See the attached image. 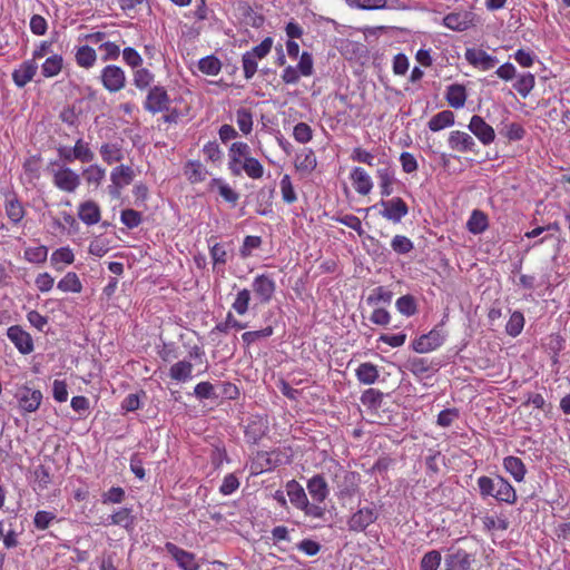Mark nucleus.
<instances>
[{"instance_id":"obj_1","label":"nucleus","mask_w":570,"mask_h":570,"mask_svg":"<svg viewBox=\"0 0 570 570\" xmlns=\"http://www.w3.org/2000/svg\"><path fill=\"white\" fill-rule=\"evenodd\" d=\"M478 488L480 495L485 499L489 497L494 498L500 503L514 504L518 500L517 490L503 476L495 475L490 478L482 475L478 479Z\"/></svg>"},{"instance_id":"obj_2","label":"nucleus","mask_w":570,"mask_h":570,"mask_svg":"<svg viewBox=\"0 0 570 570\" xmlns=\"http://www.w3.org/2000/svg\"><path fill=\"white\" fill-rule=\"evenodd\" d=\"M48 170L51 175L53 186L63 193L72 194L81 184L79 174L67 166V164L52 161L50 163Z\"/></svg>"},{"instance_id":"obj_3","label":"nucleus","mask_w":570,"mask_h":570,"mask_svg":"<svg viewBox=\"0 0 570 570\" xmlns=\"http://www.w3.org/2000/svg\"><path fill=\"white\" fill-rule=\"evenodd\" d=\"M379 517L380 510L374 503L361 507L350 515L347 529L350 532H364L371 524L377 521Z\"/></svg>"},{"instance_id":"obj_4","label":"nucleus","mask_w":570,"mask_h":570,"mask_svg":"<svg viewBox=\"0 0 570 570\" xmlns=\"http://www.w3.org/2000/svg\"><path fill=\"white\" fill-rule=\"evenodd\" d=\"M19 411L22 415L33 413L39 410L43 395L40 390H35L28 385L19 386L14 393Z\"/></svg>"},{"instance_id":"obj_5","label":"nucleus","mask_w":570,"mask_h":570,"mask_svg":"<svg viewBox=\"0 0 570 570\" xmlns=\"http://www.w3.org/2000/svg\"><path fill=\"white\" fill-rule=\"evenodd\" d=\"M99 78L104 88L110 94L119 92L126 87V73L119 66L107 65L100 71Z\"/></svg>"},{"instance_id":"obj_6","label":"nucleus","mask_w":570,"mask_h":570,"mask_svg":"<svg viewBox=\"0 0 570 570\" xmlns=\"http://www.w3.org/2000/svg\"><path fill=\"white\" fill-rule=\"evenodd\" d=\"M135 178V171L131 166L120 164L110 171L109 193L114 197H119L124 187L130 185Z\"/></svg>"},{"instance_id":"obj_7","label":"nucleus","mask_w":570,"mask_h":570,"mask_svg":"<svg viewBox=\"0 0 570 570\" xmlns=\"http://www.w3.org/2000/svg\"><path fill=\"white\" fill-rule=\"evenodd\" d=\"M98 150L101 160L109 166L121 163L126 157L125 140L120 137L104 141Z\"/></svg>"},{"instance_id":"obj_8","label":"nucleus","mask_w":570,"mask_h":570,"mask_svg":"<svg viewBox=\"0 0 570 570\" xmlns=\"http://www.w3.org/2000/svg\"><path fill=\"white\" fill-rule=\"evenodd\" d=\"M252 288L261 304H268L276 292V282L268 274H259L254 277Z\"/></svg>"},{"instance_id":"obj_9","label":"nucleus","mask_w":570,"mask_h":570,"mask_svg":"<svg viewBox=\"0 0 570 570\" xmlns=\"http://www.w3.org/2000/svg\"><path fill=\"white\" fill-rule=\"evenodd\" d=\"M445 332L435 327L428 334H423L416 338L413 342V348L417 353H429L442 346L445 342Z\"/></svg>"},{"instance_id":"obj_10","label":"nucleus","mask_w":570,"mask_h":570,"mask_svg":"<svg viewBox=\"0 0 570 570\" xmlns=\"http://www.w3.org/2000/svg\"><path fill=\"white\" fill-rule=\"evenodd\" d=\"M169 102L167 90L164 87L155 86L148 91L144 107L151 114H158L167 110Z\"/></svg>"},{"instance_id":"obj_11","label":"nucleus","mask_w":570,"mask_h":570,"mask_svg":"<svg viewBox=\"0 0 570 570\" xmlns=\"http://www.w3.org/2000/svg\"><path fill=\"white\" fill-rule=\"evenodd\" d=\"M468 128L484 146L491 145L495 139L493 127L479 115L471 117Z\"/></svg>"},{"instance_id":"obj_12","label":"nucleus","mask_w":570,"mask_h":570,"mask_svg":"<svg viewBox=\"0 0 570 570\" xmlns=\"http://www.w3.org/2000/svg\"><path fill=\"white\" fill-rule=\"evenodd\" d=\"M3 208L7 218L13 226H18L26 216L24 205L13 191L6 194Z\"/></svg>"},{"instance_id":"obj_13","label":"nucleus","mask_w":570,"mask_h":570,"mask_svg":"<svg viewBox=\"0 0 570 570\" xmlns=\"http://www.w3.org/2000/svg\"><path fill=\"white\" fill-rule=\"evenodd\" d=\"M233 176L245 174L248 178L257 180L263 178L265 168L263 164L255 157L243 159L239 164L229 168Z\"/></svg>"},{"instance_id":"obj_14","label":"nucleus","mask_w":570,"mask_h":570,"mask_svg":"<svg viewBox=\"0 0 570 570\" xmlns=\"http://www.w3.org/2000/svg\"><path fill=\"white\" fill-rule=\"evenodd\" d=\"M448 145L452 150L461 154L475 153L478 146L474 138L462 130H452L448 137Z\"/></svg>"},{"instance_id":"obj_15","label":"nucleus","mask_w":570,"mask_h":570,"mask_svg":"<svg viewBox=\"0 0 570 570\" xmlns=\"http://www.w3.org/2000/svg\"><path fill=\"white\" fill-rule=\"evenodd\" d=\"M7 336L21 354H30L33 351L31 335L20 325H12L7 330Z\"/></svg>"},{"instance_id":"obj_16","label":"nucleus","mask_w":570,"mask_h":570,"mask_svg":"<svg viewBox=\"0 0 570 570\" xmlns=\"http://www.w3.org/2000/svg\"><path fill=\"white\" fill-rule=\"evenodd\" d=\"M380 204L383 207L381 215L393 223H400L409 213V207L401 197L381 200Z\"/></svg>"},{"instance_id":"obj_17","label":"nucleus","mask_w":570,"mask_h":570,"mask_svg":"<svg viewBox=\"0 0 570 570\" xmlns=\"http://www.w3.org/2000/svg\"><path fill=\"white\" fill-rule=\"evenodd\" d=\"M165 549L183 570H199L194 553L179 548L173 542H167Z\"/></svg>"},{"instance_id":"obj_18","label":"nucleus","mask_w":570,"mask_h":570,"mask_svg":"<svg viewBox=\"0 0 570 570\" xmlns=\"http://www.w3.org/2000/svg\"><path fill=\"white\" fill-rule=\"evenodd\" d=\"M466 61L482 71H488L495 67L498 59L494 56L489 55L483 49L468 48L465 50Z\"/></svg>"},{"instance_id":"obj_19","label":"nucleus","mask_w":570,"mask_h":570,"mask_svg":"<svg viewBox=\"0 0 570 570\" xmlns=\"http://www.w3.org/2000/svg\"><path fill=\"white\" fill-rule=\"evenodd\" d=\"M38 65L33 59H28L21 62L12 71V81L18 88L26 87L30 81L33 80L37 75Z\"/></svg>"},{"instance_id":"obj_20","label":"nucleus","mask_w":570,"mask_h":570,"mask_svg":"<svg viewBox=\"0 0 570 570\" xmlns=\"http://www.w3.org/2000/svg\"><path fill=\"white\" fill-rule=\"evenodd\" d=\"M350 179L358 195L366 196L373 189L372 178L363 167L352 168Z\"/></svg>"},{"instance_id":"obj_21","label":"nucleus","mask_w":570,"mask_h":570,"mask_svg":"<svg viewBox=\"0 0 570 570\" xmlns=\"http://www.w3.org/2000/svg\"><path fill=\"white\" fill-rule=\"evenodd\" d=\"M78 217L79 219L88 225H96L101 219V210L99 205L94 200H86L79 204L78 206Z\"/></svg>"},{"instance_id":"obj_22","label":"nucleus","mask_w":570,"mask_h":570,"mask_svg":"<svg viewBox=\"0 0 570 570\" xmlns=\"http://www.w3.org/2000/svg\"><path fill=\"white\" fill-rule=\"evenodd\" d=\"M307 490L312 499L317 503L324 502L330 493L325 478L321 474H316L307 481Z\"/></svg>"},{"instance_id":"obj_23","label":"nucleus","mask_w":570,"mask_h":570,"mask_svg":"<svg viewBox=\"0 0 570 570\" xmlns=\"http://www.w3.org/2000/svg\"><path fill=\"white\" fill-rule=\"evenodd\" d=\"M135 524V517L132 514V509L130 508H120L115 511L111 515L108 517L105 525H119L126 529L127 531H131Z\"/></svg>"},{"instance_id":"obj_24","label":"nucleus","mask_w":570,"mask_h":570,"mask_svg":"<svg viewBox=\"0 0 570 570\" xmlns=\"http://www.w3.org/2000/svg\"><path fill=\"white\" fill-rule=\"evenodd\" d=\"M294 165L301 173H312L317 165L315 153L311 148H303L296 154Z\"/></svg>"},{"instance_id":"obj_25","label":"nucleus","mask_w":570,"mask_h":570,"mask_svg":"<svg viewBox=\"0 0 570 570\" xmlns=\"http://www.w3.org/2000/svg\"><path fill=\"white\" fill-rule=\"evenodd\" d=\"M466 97V89L461 83H452L446 88L445 100L454 109L464 107Z\"/></svg>"},{"instance_id":"obj_26","label":"nucleus","mask_w":570,"mask_h":570,"mask_svg":"<svg viewBox=\"0 0 570 570\" xmlns=\"http://www.w3.org/2000/svg\"><path fill=\"white\" fill-rule=\"evenodd\" d=\"M73 262L75 254L69 246L57 248L50 256V264L58 272H61L66 266L73 264Z\"/></svg>"},{"instance_id":"obj_27","label":"nucleus","mask_w":570,"mask_h":570,"mask_svg":"<svg viewBox=\"0 0 570 570\" xmlns=\"http://www.w3.org/2000/svg\"><path fill=\"white\" fill-rule=\"evenodd\" d=\"M443 24L454 31H464L472 24L468 12H451L443 18Z\"/></svg>"},{"instance_id":"obj_28","label":"nucleus","mask_w":570,"mask_h":570,"mask_svg":"<svg viewBox=\"0 0 570 570\" xmlns=\"http://www.w3.org/2000/svg\"><path fill=\"white\" fill-rule=\"evenodd\" d=\"M65 59L60 53H52L48 56L41 65V75L45 78H55L63 69Z\"/></svg>"},{"instance_id":"obj_29","label":"nucleus","mask_w":570,"mask_h":570,"mask_svg":"<svg viewBox=\"0 0 570 570\" xmlns=\"http://www.w3.org/2000/svg\"><path fill=\"white\" fill-rule=\"evenodd\" d=\"M503 469L514 479L517 482H522L527 474V468L523 461L513 455L505 456L503 459Z\"/></svg>"},{"instance_id":"obj_30","label":"nucleus","mask_w":570,"mask_h":570,"mask_svg":"<svg viewBox=\"0 0 570 570\" xmlns=\"http://www.w3.org/2000/svg\"><path fill=\"white\" fill-rule=\"evenodd\" d=\"M249 157H252V149L247 142H233L228 149V169Z\"/></svg>"},{"instance_id":"obj_31","label":"nucleus","mask_w":570,"mask_h":570,"mask_svg":"<svg viewBox=\"0 0 570 570\" xmlns=\"http://www.w3.org/2000/svg\"><path fill=\"white\" fill-rule=\"evenodd\" d=\"M97 58L98 57H97L96 50L88 45L79 46L76 49L75 61H76L77 66L80 68H83V69L92 68L97 62Z\"/></svg>"},{"instance_id":"obj_32","label":"nucleus","mask_w":570,"mask_h":570,"mask_svg":"<svg viewBox=\"0 0 570 570\" xmlns=\"http://www.w3.org/2000/svg\"><path fill=\"white\" fill-rule=\"evenodd\" d=\"M488 228H489L488 215L480 209L472 210V213L466 222V229L473 235H479V234L484 233Z\"/></svg>"},{"instance_id":"obj_33","label":"nucleus","mask_w":570,"mask_h":570,"mask_svg":"<svg viewBox=\"0 0 570 570\" xmlns=\"http://www.w3.org/2000/svg\"><path fill=\"white\" fill-rule=\"evenodd\" d=\"M286 491L291 503L295 508L302 510L304 507H306V503L308 501L307 495L303 487L297 481H288L286 483Z\"/></svg>"},{"instance_id":"obj_34","label":"nucleus","mask_w":570,"mask_h":570,"mask_svg":"<svg viewBox=\"0 0 570 570\" xmlns=\"http://www.w3.org/2000/svg\"><path fill=\"white\" fill-rule=\"evenodd\" d=\"M454 122L455 116L453 111L442 110L430 118L428 127L431 131L436 132L453 126Z\"/></svg>"},{"instance_id":"obj_35","label":"nucleus","mask_w":570,"mask_h":570,"mask_svg":"<svg viewBox=\"0 0 570 570\" xmlns=\"http://www.w3.org/2000/svg\"><path fill=\"white\" fill-rule=\"evenodd\" d=\"M194 365L183 360L174 363L169 368V377L176 382H186L191 379Z\"/></svg>"},{"instance_id":"obj_36","label":"nucleus","mask_w":570,"mask_h":570,"mask_svg":"<svg viewBox=\"0 0 570 570\" xmlns=\"http://www.w3.org/2000/svg\"><path fill=\"white\" fill-rule=\"evenodd\" d=\"M355 375L362 384L371 385L377 381L380 373L375 364L365 362L358 365Z\"/></svg>"},{"instance_id":"obj_37","label":"nucleus","mask_w":570,"mask_h":570,"mask_svg":"<svg viewBox=\"0 0 570 570\" xmlns=\"http://www.w3.org/2000/svg\"><path fill=\"white\" fill-rule=\"evenodd\" d=\"M184 174L190 184H198L206 179L207 170L198 160H189L184 167Z\"/></svg>"},{"instance_id":"obj_38","label":"nucleus","mask_w":570,"mask_h":570,"mask_svg":"<svg viewBox=\"0 0 570 570\" xmlns=\"http://www.w3.org/2000/svg\"><path fill=\"white\" fill-rule=\"evenodd\" d=\"M72 156L76 159L83 164H89L95 160V153L91 149L88 141H86L82 137L76 139L75 145L72 146Z\"/></svg>"},{"instance_id":"obj_39","label":"nucleus","mask_w":570,"mask_h":570,"mask_svg":"<svg viewBox=\"0 0 570 570\" xmlns=\"http://www.w3.org/2000/svg\"><path fill=\"white\" fill-rule=\"evenodd\" d=\"M209 188L210 189H214V188H217L218 189V193L220 195V197L232 204V205H236L238 199H239V195L238 193H236L227 183H225L222 178H213L209 183Z\"/></svg>"},{"instance_id":"obj_40","label":"nucleus","mask_w":570,"mask_h":570,"mask_svg":"<svg viewBox=\"0 0 570 570\" xmlns=\"http://www.w3.org/2000/svg\"><path fill=\"white\" fill-rule=\"evenodd\" d=\"M406 368L419 379H423L431 372L432 362L426 357H413L406 363Z\"/></svg>"},{"instance_id":"obj_41","label":"nucleus","mask_w":570,"mask_h":570,"mask_svg":"<svg viewBox=\"0 0 570 570\" xmlns=\"http://www.w3.org/2000/svg\"><path fill=\"white\" fill-rule=\"evenodd\" d=\"M474 560V554L459 549L450 556L448 563H451L455 570H469Z\"/></svg>"},{"instance_id":"obj_42","label":"nucleus","mask_w":570,"mask_h":570,"mask_svg":"<svg viewBox=\"0 0 570 570\" xmlns=\"http://www.w3.org/2000/svg\"><path fill=\"white\" fill-rule=\"evenodd\" d=\"M58 289L63 293L79 294L82 291V284L75 272H68L57 284Z\"/></svg>"},{"instance_id":"obj_43","label":"nucleus","mask_w":570,"mask_h":570,"mask_svg":"<svg viewBox=\"0 0 570 570\" xmlns=\"http://www.w3.org/2000/svg\"><path fill=\"white\" fill-rule=\"evenodd\" d=\"M535 86V77L531 72H524L518 76L513 83V89L522 97L527 98Z\"/></svg>"},{"instance_id":"obj_44","label":"nucleus","mask_w":570,"mask_h":570,"mask_svg":"<svg viewBox=\"0 0 570 570\" xmlns=\"http://www.w3.org/2000/svg\"><path fill=\"white\" fill-rule=\"evenodd\" d=\"M82 175L89 186L98 187L106 177V169L98 164H91L83 169Z\"/></svg>"},{"instance_id":"obj_45","label":"nucleus","mask_w":570,"mask_h":570,"mask_svg":"<svg viewBox=\"0 0 570 570\" xmlns=\"http://www.w3.org/2000/svg\"><path fill=\"white\" fill-rule=\"evenodd\" d=\"M222 66V61L214 55L206 56L198 61L199 71L207 76H217Z\"/></svg>"},{"instance_id":"obj_46","label":"nucleus","mask_w":570,"mask_h":570,"mask_svg":"<svg viewBox=\"0 0 570 570\" xmlns=\"http://www.w3.org/2000/svg\"><path fill=\"white\" fill-rule=\"evenodd\" d=\"M524 323H525V320H524L523 313L520 311H514L510 315V318L505 325V332L510 336L517 337L522 332V330L524 327Z\"/></svg>"},{"instance_id":"obj_47","label":"nucleus","mask_w":570,"mask_h":570,"mask_svg":"<svg viewBox=\"0 0 570 570\" xmlns=\"http://www.w3.org/2000/svg\"><path fill=\"white\" fill-rule=\"evenodd\" d=\"M48 257V247L39 245L35 247H28L23 252V258L29 263L43 264Z\"/></svg>"},{"instance_id":"obj_48","label":"nucleus","mask_w":570,"mask_h":570,"mask_svg":"<svg viewBox=\"0 0 570 570\" xmlns=\"http://www.w3.org/2000/svg\"><path fill=\"white\" fill-rule=\"evenodd\" d=\"M236 122L239 130L245 135H249L253 130V114L247 108H239L236 111Z\"/></svg>"},{"instance_id":"obj_49","label":"nucleus","mask_w":570,"mask_h":570,"mask_svg":"<svg viewBox=\"0 0 570 570\" xmlns=\"http://www.w3.org/2000/svg\"><path fill=\"white\" fill-rule=\"evenodd\" d=\"M393 297V293L385 288L384 286H377L372 289L371 294L367 296L366 302L368 305H379L380 303L390 304Z\"/></svg>"},{"instance_id":"obj_50","label":"nucleus","mask_w":570,"mask_h":570,"mask_svg":"<svg viewBox=\"0 0 570 570\" xmlns=\"http://www.w3.org/2000/svg\"><path fill=\"white\" fill-rule=\"evenodd\" d=\"M33 476H35L36 487L40 491L48 489L49 484L52 481L50 468H48L43 464L36 466V469L33 471Z\"/></svg>"},{"instance_id":"obj_51","label":"nucleus","mask_w":570,"mask_h":570,"mask_svg":"<svg viewBox=\"0 0 570 570\" xmlns=\"http://www.w3.org/2000/svg\"><path fill=\"white\" fill-rule=\"evenodd\" d=\"M250 291L247 288H243L238 291L236 294L235 301L232 304V308L238 314V315H245L249 309V303H250Z\"/></svg>"},{"instance_id":"obj_52","label":"nucleus","mask_w":570,"mask_h":570,"mask_svg":"<svg viewBox=\"0 0 570 570\" xmlns=\"http://www.w3.org/2000/svg\"><path fill=\"white\" fill-rule=\"evenodd\" d=\"M274 333V328L272 326H266L258 331H248L242 334V341L246 347H249L256 341L267 338L272 336Z\"/></svg>"},{"instance_id":"obj_53","label":"nucleus","mask_w":570,"mask_h":570,"mask_svg":"<svg viewBox=\"0 0 570 570\" xmlns=\"http://www.w3.org/2000/svg\"><path fill=\"white\" fill-rule=\"evenodd\" d=\"M376 176L380 180L381 195L385 197L390 196L392 194L393 173L389 167L379 168Z\"/></svg>"},{"instance_id":"obj_54","label":"nucleus","mask_w":570,"mask_h":570,"mask_svg":"<svg viewBox=\"0 0 570 570\" xmlns=\"http://www.w3.org/2000/svg\"><path fill=\"white\" fill-rule=\"evenodd\" d=\"M395 306L397 311L405 315L412 316L417 312L416 301L412 295H403L396 299Z\"/></svg>"},{"instance_id":"obj_55","label":"nucleus","mask_w":570,"mask_h":570,"mask_svg":"<svg viewBox=\"0 0 570 570\" xmlns=\"http://www.w3.org/2000/svg\"><path fill=\"white\" fill-rule=\"evenodd\" d=\"M154 81V73L147 68H136L134 71V85L139 90L148 88Z\"/></svg>"},{"instance_id":"obj_56","label":"nucleus","mask_w":570,"mask_h":570,"mask_svg":"<svg viewBox=\"0 0 570 570\" xmlns=\"http://www.w3.org/2000/svg\"><path fill=\"white\" fill-rule=\"evenodd\" d=\"M102 61L117 60L121 53L120 46L115 41H106L99 45Z\"/></svg>"},{"instance_id":"obj_57","label":"nucleus","mask_w":570,"mask_h":570,"mask_svg":"<svg viewBox=\"0 0 570 570\" xmlns=\"http://www.w3.org/2000/svg\"><path fill=\"white\" fill-rule=\"evenodd\" d=\"M282 199L286 204H294L297 200L294 186L292 184L289 175L285 174L279 183Z\"/></svg>"},{"instance_id":"obj_58","label":"nucleus","mask_w":570,"mask_h":570,"mask_svg":"<svg viewBox=\"0 0 570 570\" xmlns=\"http://www.w3.org/2000/svg\"><path fill=\"white\" fill-rule=\"evenodd\" d=\"M392 249L400 255L409 254L413 250V242L404 235H395L391 240Z\"/></svg>"},{"instance_id":"obj_59","label":"nucleus","mask_w":570,"mask_h":570,"mask_svg":"<svg viewBox=\"0 0 570 570\" xmlns=\"http://www.w3.org/2000/svg\"><path fill=\"white\" fill-rule=\"evenodd\" d=\"M262 237L248 235L244 238L243 244L239 248V255L242 258L250 257L254 249H257L262 246Z\"/></svg>"},{"instance_id":"obj_60","label":"nucleus","mask_w":570,"mask_h":570,"mask_svg":"<svg viewBox=\"0 0 570 570\" xmlns=\"http://www.w3.org/2000/svg\"><path fill=\"white\" fill-rule=\"evenodd\" d=\"M120 220L127 228L132 229L141 224L142 216L140 212L127 208L121 212Z\"/></svg>"},{"instance_id":"obj_61","label":"nucleus","mask_w":570,"mask_h":570,"mask_svg":"<svg viewBox=\"0 0 570 570\" xmlns=\"http://www.w3.org/2000/svg\"><path fill=\"white\" fill-rule=\"evenodd\" d=\"M293 137L299 144H306L313 138V130L306 122H298L294 126Z\"/></svg>"},{"instance_id":"obj_62","label":"nucleus","mask_w":570,"mask_h":570,"mask_svg":"<svg viewBox=\"0 0 570 570\" xmlns=\"http://www.w3.org/2000/svg\"><path fill=\"white\" fill-rule=\"evenodd\" d=\"M441 559V553L438 550L426 552L421 559V570H438Z\"/></svg>"},{"instance_id":"obj_63","label":"nucleus","mask_w":570,"mask_h":570,"mask_svg":"<svg viewBox=\"0 0 570 570\" xmlns=\"http://www.w3.org/2000/svg\"><path fill=\"white\" fill-rule=\"evenodd\" d=\"M210 258L214 267L222 265L224 266L228 259V253L223 244L215 243L209 247Z\"/></svg>"},{"instance_id":"obj_64","label":"nucleus","mask_w":570,"mask_h":570,"mask_svg":"<svg viewBox=\"0 0 570 570\" xmlns=\"http://www.w3.org/2000/svg\"><path fill=\"white\" fill-rule=\"evenodd\" d=\"M383 401V393L375 389H368L363 392L361 402L368 407H379Z\"/></svg>"}]
</instances>
